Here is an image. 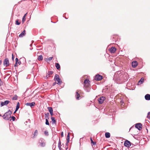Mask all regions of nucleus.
Segmentation results:
<instances>
[{
  "mask_svg": "<svg viewBox=\"0 0 150 150\" xmlns=\"http://www.w3.org/2000/svg\"><path fill=\"white\" fill-rule=\"evenodd\" d=\"M57 83V82H54L53 83V86H54L55 85H56V84Z\"/></svg>",
  "mask_w": 150,
  "mask_h": 150,
  "instance_id": "79ce46f5",
  "label": "nucleus"
},
{
  "mask_svg": "<svg viewBox=\"0 0 150 150\" xmlns=\"http://www.w3.org/2000/svg\"><path fill=\"white\" fill-rule=\"evenodd\" d=\"M144 78H142L139 81L138 83L141 84L144 81Z\"/></svg>",
  "mask_w": 150,
  "mask_h": 150,
  "instance_id": "4be33fe9",
  "label": "nucleus"
},
{
  "mask_svg": "<svg viewBox=\"0 0 150 150\" xmlns=\"http://www.w3.org/2000/svg\"><path fill=\"white\" fill-rule=\"evenodd\" d=\"M90 81L88 79L85 80L84 82V87L86 88L90 86Z\"/></svg>",
  "mask_w": 150,
  "mask_h": 150,
  "instance_id": "7ed1b4c3",
  "label": "nucleus"
},
{
  "mask_svg": "<svg viewBox=\"0 0 150 150\" xmlns=\"http://www.w3.org/2000/svg\"><path fill=\"white\" fill-rule=\"evenodd\" d=\"M4 65L6 67H8L9 65V60L8 58H6L4 61Z\"/></svg>",
  "mask_w": 150,
  "mask_h": 150,
  "instance_id": "20e7f679",
  "label": "nucleus"
},
{
  "mask_svg": "<svg viewBox=\"0 0 150 150\" xmlns=\"http://www.w3.org/2000/svg\"><path fill=\"white\" fill-rule=\"evenodd\" d=\"M44 134L46 136H48L49 135L48 132L47 130L45 131Z\"/></svg>",
  "mask_w": 150,
  "mask_h": 150,
  "instance_id": "72a5a7b5",
  "label": "nucleus"
},
{
  "mask_svg": "<svg viewBox=\"0 0 150 150\" xmlns=\"http://www.w3.org/2000/svg\"><path fill=\"white\" fill-rule=\"evenodd\" d=\"M68 143H67V142L66 143V145H68Z\"/></svg>",
  "mask_w": 150,
  "mask_h": 150,
  "instance_id": "49530a36",
  "label": "nucleus"
},
{
  "mask_svg": "<svg viewBox=\"0 0 150 150\" xmlns=\"http://www.w3.org/2000/svg\"><path fill=\"white\" fill-rule=\"evenodd\" d=\"M39 145L41 147H44L45 146V142L44 140L43 139L39 141Z\"/></svg>",
  "mask_w": 150,
  "mask_h": 150,
  "instance_id": "423d86ee",
  "label": "nucleus"
},
{
  "mask_svg": "<svg viewBox=\"0 0 150 150\" xmlns=\"http://www.w3.org/2000/svg\"><path fill=\"white\" fill-rule=\"evenodd\" d=\"M145 98L147 100H150V95L149 94H147L145 96Z\"/></svg>",
  "mask_w": 150,
  "mask_h": 150,
  "instance_id": "f3484780",
  "label": "nucleus"
},
{
  "mask_svg": "<svg viewBox=\"0 0 150 150\" xmlns=\"http://www.w3.org/2000/svg\"><path fill=\"white\" fill-rule=\"evenodd\" d=\"M38 59L39 61L42 60L43 59V57L42 55L39 56L38 57Z\"/></svg>",
  "mask_w": 150,
  "mask_h": 150,
  "instance_id": "a878e982",
  "label": "nucleus"
},
{
  "mask_svg": "<svg viewBox=\"0 0 150 150\" xmlns=\"http://www.w3.org/2000/svg\"><path fill=\"white\" fill-rule=\"evenodd\" d=\"M25 20V16H23V18H22V22L23 23H24V22Z\"/></svg>",
  "mask_w": 150,
  "mask_h": 150,
  "instance_id": "e433bc0d",
  "label": "nucleus"
},
{
  "mask_svg": "<svg viewBox=\"0 0 150 150\" xmlns=\"http://www.w3.org/2000/svg\"><path fill=\"white\" fill-rule=\"evenodd\" d=\"M2 61L1 60H0V64L1 63Z\"/></svg>",
  "mask_w": 150,
  "mask_h": 150,
  "instance_id": "a18cd8bd",
  "label": "nucleus"
},
{
  "mask_svg": "<svg viewBox=\"0 0 150 150\" xmlns=\"http://www.w3.org/2000/svg\"><path fill=\"white\" fill-rule=\"evenodd\" d=\"M81 90H77L76 92V97L77 100H79V98L81 96L80 95V93Z\"/></svg>",
  "mask_w": 150,
  "mask_h": 150,
  "instance_id": "0eeeda50",
  "label": "nucleus"
},
{
  "mask_svg": "<svg viewBox=\"0 0 150 150\" xmlns=\"http://www.w3.org/2000/svg\"><path fill=\"white\" fill-rule=\"evenodd\" d=\"M35 104V103L34 102H33L31 103H26V105L27 106H29L31 107H32L33 106H34Z\"/></svg>",
  "mask_w": 150,
  "mask_h": 150,
  "instance_id": "4468645a",
  "label": "nucleus"
},
{
  "mask_svg": "<svg viewBox=\"0 0 150 150\" xmlns=\"http://www.w3.org/2000/svg\"><path fill=\"white\" fill-rule=\"evenodd\" d=\"M18 97L16 95L14 97H13L12 98V99L13 100H15L17 99Z\"/></svg>",
  "mask_w": 150,
  "mask_h": 150,
  "instance_id": "2f4dec72",
  "label": "nucleus"
},
{
  "mask_svg": "<svg viewBox=\"0 0 150 150\" xmlns=\"http://www.w3.org/2000/svg\"><path fill=\"white\" fill-rule=\"evenodd\" d=\"M116 49L115 47H112L109 50L112 53H114L116 51Z\"/></svg>",
  "mask_w": 150,
  "mask_h": 150,
  "instance_id": "ddd939ff",
  "label": "nucleus"
},
{
  "mask_svg": "<svg viewBox=\"0 0 150 150\" xmlns=\"http://www.w3.org/2000/svg\"><path fill=\"white\" fill-rule=\"evenodd\" d=\"M105 99V98L104 97H101L99 98L98 99L99 103L100 104L103 103Z\"/></svg>",
  "mask_w": 150,
  "mask_h": 150,
  "instance_id": "1a4fd4ad",
  "label": "nucleus"
},
{
  "mask_svg": "<svg viewBox=\"0 0 150 150\" xmlns=\"http://www.w3.org/2000/svg\"><path fill=\"white\" fill-rule=\"evenodd\" d=\"M53 57H50L49 58H48L45 59V61H46L47 62H48V61H49L51 60L52 59H53Z\"/></svg>",
  "mask_w": 150,
  "mask_h": 150,
  "instance_id": "412c9836",
  "label": "nucleus"
},
{
  "mask_svg": "<svg viewBox=\"0 0 150 150\" xmlns=\"http://www.w3.org/2000/svg\"><path fill=\"white\" fill-rule=\"evenodd\" d=\"M90 140H91V143L92 144H93V145H95L96 144V142H94L92 139V138L91 137L90 138Z\"/></svg>",
  "mask_w": 150,
  "mask_h": 150,
  "instance_id": "7c9ffc66",
  "label": "nucleus"
},
{
  "mask_svg": "<svg viewBox=\"0 0 150 150\" xmlns=\"http://www.w3.org/2000/svg\"><path fill=\"white\" fill-rule=\"evenodd\" d=\"M105 137L107 138H109L110 137V134L109 132H106L105 134Z\"/></svg>",
  "mask_w": 150,
  "mask_h": 150,
  "instance_id": "aec40b11",
  "label": "nucleus"
},
{
  "mask_svg": "<svg viewBox=\"0 0 150 150\" xmlns=\"http://www.w3.org/2000/svg\"><path fill=\"white\" fill-rule=\"evenodd\" d=\"M25 30H24L19 35V37L20 38H21L24 36L25 34Z\"/></svg>",
  "mask_w": 150,
  "mask_h": 150,
  "instance_id": "dca6fc26",
  "label": "nucleus"
},
{
  "mask_svg": "<svg viewBox=\"0 0 150 150\" xmlns=\"http://www.w3.org/2000/svg\"><path fill=\"white\" fill-rule=\"evenodd\" d=\"M124 145L125 146L129 147L131 145V142L127 140H126L124 142Z\"/></svg>",
  "mask_w": 150,
  "mask_h": 150,
  "instance_id": "6e6552de",
  "label": "nucleus"
},
{
  "mask_svg": "<svg viewBox=\"0 0 150 150\" xmlns=\"http://www.w3.org/2000/svg\"><path fill=\"white\" fill-rule=\"evenodd\" d=\"M53 73V72L52 71H48L47 75L46 76V77L47 78L48 77H49L51 76V75H52Z\"/></svg>",
  "mask_w": 150,
  "mask_h": 150,
  "instance_id": "2eb2a0df",
  "label": "nucleus"
},
{
  "mask_svg": "<svg viewBox=\"0 0 150 150\" xmlns=\"http://www.w3.org/2000/svg\"><path fill=\"white\" fill-rule=\"evenodd\" d=\"M0 116H1V114H0Z\"/></svg>",
  "mask_w": 150,
  "mask_h": 150,
  "instance_id": "de8ad7c7",
  "label": "nucleus"
},
{
  "mask_svg": "<svg viewBox=\"0 0 150 150\" xmlns=\"http://www.w3.org/2000/svg\"><path fill=\"white\" fill-rule=\"evenodd\" d=\"M45 124L47 125H49V122L48 120L47 119H46V122Z\"/></svg>",
  "mask_w": 150,
  "mask_h": 150,
  "instance_id": "f704fd0d",
  "label": "nucleus"
},
{
  "mask_svg": "<svg viewBox=\"0 0 150 150\" xmlns=\"http://www.w3.org/2000/svg\"><path fill=\"white\" fill-rule=\"evenodd\" d=\"M51 119L52 120V122L53 123H55L56 122V120L55 119V118L54 117H51Z\"/></svg>",
  "mask_w": 150,
  "mask_h": 150,
  "instance_id": "5701e85b",
  "label": "nucleus"
},
{
  "mask_svg": "<svg viewBox=\"0 0 150 150\" xmlns=\"http://www.w3.org/2000/svg\"><path fill=\"white\" fill-rule=\"evenodd\" d=\"M135 127L140 130L142 128V125L141 123H139L136 124Z\"/></svg>",
  "mask_w": 150,
  "mask_h": 150,
  "instance_id": "9d476101",
  "label": "nucleus"
},
{
  "mask_svg": "<svg viewBox=\"0 0 150 150\" xmlns=\"http://www.w3.org/2000/svg\"><path fill=\"white\" fill-rule=\"evenodd\" d=\"M38 134V131L37 130H36L34 132V133L33 134L34 136L33 137V138H34L35 136H37Z\"/></svg>",
  "mask_w": 150,
  "mask_h": 150,
  "instance_id": "b1692460",
  "label": "nucleus"
},
{
  "mask_svg": "<svg viewBox=\"0 0 150 150\" xmlns=\"http://www.w3.org/2000/svg\"><path fill=\"white\" fill-rule=\"evenodd\" d=\"M27 13H26V14H25L23 16H25V17L26 16V15L27 14Z\"/></svg>",
  "mask_w": 150,
  "mask_h": 150,
  "instance_id": "c03bdc74",
  "label": "nucleus"
},
{
  "mask_svg": "<svg viewBox=\"0 0 150 150\" xmlns=\"http://www.w3.org/2000/svg\"><path fill=\"white\" fill-rule=\"evenodd\" d=\"M18 20H17L16 21V24L17 25H19L20 24V22H18Z\"/></svg>",
  "mask_w": 150,
  "mask_h": 150,
  "instance_id": "473e14b6",
  "label": "nucleus"
},
{
  "mask_svg": "<svg viewBox=\"0 0 150 150\" xmlns=\"http://www.w3.org/2000/svg\"><path fill=\"white\" fill-rule=\"evenodd\" d=\"M12 113L11 111L9 110L5 113L3 115V118L6 120H8L9 118L11 117V115Z\"/></svg>",
  "mask_w": 150,
  "mask_h": 150,
  "instance_id": "f257e3e1",
  "label": "nucleus"
},
{
  "mask_svg": "<svg viewBox=\"0 0 150 150\" xmlns=\"http://www.w3.org/2000/svg\"><path fill=\"white\" fill-rule=\"evenodd\" d=\"M18 65H20L21 64V62L20 61V62H19L18 61Z\"/></svg>",
  "mask_w": 150,
  "mask_h": 150,
  "instance_id": "ea45409f",
  "label": "nucleus"
},
{
  "mask_svg": "<svg viewBox=\"0 0 150 150\" xmlns=\"http://www.w3.org/2000/svg\"><path fill=\"white\" fill-rule=\"evenodd\" d=\"M50 114L51 116H52L54 115L53 112H50Z\"/></svg>",
  "mask_w": 150,
  "mask_h": 150,
  "instance_id": "a19ab883",
  "label": "nucleus"
},
{
  "mask_svg": "<svg viewBox=\"0 0 150 150\" xmlns=\"http://www.w3.org/2000/svg\"><path fill=\"white\" fill-rule=\"evenodd\" d=\"M10 103V101L8 100L5 101L4 102H1V106H3L4 105H6Z\"/></svg>",
  "mask_w": 150,
  "mask_h": 150,
  "instance_id": "9b49d317",
  "label": "nucleus"
},
{
  "mask_svg": "<svg viewBox=\"0 0 150 150\" xmlns=\"http://www.w3.org/2000/svg\"><path fill=\"white\" fill-rule=\"evenodd\" d=\"M11 119L13 120V121H14L15 120V119L16 118L14 116H12L11 117Z\"/></svg>",
  "mask_w": 150,
  "mask_h": 150,
  "instance_id": "4c0bfd02",
  "label": "nucleus"
},
{
  "mask_svg": "<svg viewBox=\"0 0 150 150\" xmlns=\"http://www.w3.org/2000/svg\"><path fill=\"white\" fill-rule=\"evenodd\" d=\"M69 133L67 135V143H68L69 141Z\"/></svg>",
  "mask_w": 150,
  "mask_h": 150,
  "instance_id": "393cba45",
  "label": "nucleus"
},
{
  "mask_svg": "<svg viewBox=\"0 0 150 150\" xmlns=\"http://www.w3.org/2000/svg\"><path fill=\"white\" fill-rule=\"evenodd\" d=\"M61 143L60 140H59V141L58 143V147L59 148V149L60 150L61 149Z\"/></svg>",
  "mask_w": 150,
  "mask_h": 150,
  "instance_id": "c85d7f7f",
  "label": "nucleus"
},
{
  "mask_svg": "<svg viewBox=\"0 0 150 150\" xmlns=\"http://www.w3.org/2000/svg\"><path fill=\"white\" fill-rule=\"evenodd\" d=\"M138 65V63L137 61H134L132 62V66L133 67H136Z\"/></svg>",
  "mask_w": 150,
  "mask_h": 150,
  "instance_id": "f8f14e48",
  "label": "nucleus"
},
{
  "mask_svg": "<svg viewBox=\"0 0 150 150\" xmlns=\"http://www.w3.org/2000/svg\"><path fill=\"white\" fill-rule=\"evenodd\" d=\"M147 117L149 120H150V112H149L148 113Z\"/></svg>",
  "mask_w": 150,
  "mask_h": 150,
  "instance_id": "c9c22d12",
  "label": "nucleus"
},
{
  "mask_svg": "<svg viewBox=\"0 0 150 150\" xmlns=\"http://www.w3.org/2000/svg\"><path fill=\"white\" fill-rule=\"evenodd\" d=\"M14 57L13 56V54H12V59L13 60H14Z\"/></svg>",
  "mask_w": 150,
  "mask_h": 150,
  "instance_id": "58836bf2",
  "label": "nucleus"
},
{
  "mask_svg": "<svg viewBox=\"0 0 150 150\" xmlns=\"http://www.w3.org/2000/svg\"><path fill=\"white\" fill-rule=\"evenodd\" d=\"M55 67H56L57 69L58 70H59L60 69V66L59 63H55Z\"/></svg>",
  "mask_w": 150,
  "mask_h": 150,
  "instance_id": "6ab92c4d",
  "label": "nucleus"
},
{
  "mask_svg": "<svg viewBox=\"0 0 150 150\" xmlns=\"http://www.w3.org/2000/svg\"><path fill=\"white\" fill-rule=\"evenodd\" d=\"M45 117L46 118L47 117L48 119L49 118V113L45 114Z\"/></svg>",
  "mask_w": 150,
  "mask_h": 150,
  "instance_id": "c756f323",
  "label": "nucleus"
},
{
  "mask_svg": "<svg viewBox=\"0 0 150 150\" xmlns=\"http://www.w3.org/2000/svg\"><path fill=\"white\" fill-rule=\"evenodd\" d=\"M15 60L16 61V63L15 64V67H17L18 66V59L17 58H16L15 59Z\"/></svg>",
  "mask_w": 150,
  "mask_h": 150,
  "instance_id": "bb28decb",
  "label": "nucleus"
},
{
  "mask_svg": "<svg viewBox=\"0 0 150 150\" xmlns=\"http://www.w3.org/2000/svg\"><path fill=\"white\" fill-rule=\"evenodd\" d=\"M54 80L56 82H57V83L58 85H60L61 84L62 81H60V79L59 78V76L58 75L56 74L55 75Z\"/></svg>",
  "mask_w": 150,
  "mask_h": 150,
  "instance_id": "f03ea898",
  "label": "nucleus"
},
{
  "mask_svg": "<svg viewBox=\"0 0 150 150\" xmlns=\"http://www.w3.org/2000/svg\"><path fill=\"white\" fill-rule=\"evenodd\" d=\"M103 79V77L99 74L96 75L95 77V79L96 81H99Z\"/></svg>",
  "mask_w": 150,
  "mask_h": 150,
  "instance_id": "39448f33",
  "label": "nucleus"
},
{
  "mask_svg": "<svg viewBox=\"0 0 150 150\" xmlns=\"http://www.w3.org/2000/svg\"><path fill=\"white\" fill-rule=\"evenodd\" d=\"M20 107V103L19 102H18L17 103V105L16 108V109L15 111L14 112V113H15L18 110Z\"/></svg>",
  "mask_w": 150,
  "mask_h": 150,
  "instance_id": "a211bd4d",
  "label": "nucleus"
},
{
  "mask_svg": "<svg viewBox=\"0 0 150 150\" xmlns=\"http://www.w3.org/2000/svg\"><path fill=\"white\" fill-rule=\"evenodd\" d=\"M61 136L62 137L63 136V132H62V133H61Z\"/></svg>",
  "mask_w": 150,
  "mask_h": 150,
  "instance_id": "37998d69",
  "label": "nucleus"
},
{
  "mask_svg": "<svg viewBox=\"0 0 150 150\" xmlns=\"http://www.w3.org/2000/svg\"><path fill=\"white\" fill-rule=\"evenodd\" d=\"M47 109L50 112H52L53 111L52 108L51 107H48Z\"/></svg>",
  "mask_w": 150,
  "mask_h": 150,
  "instance_id": "cd10ccee",
  "label": "nucleus"
}]
</instances>
